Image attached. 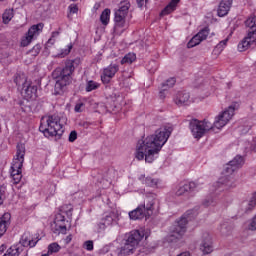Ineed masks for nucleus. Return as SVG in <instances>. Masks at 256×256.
Wrapping results in <instances>:
<instances>
[{
	"label": "nucleus",
	"mask_w": 256,
	"mask_h": 256,
	"mask_svg": "<svg viewBox=\"0 0 256 256\" xmlns=\"http://www.w3.org/2000/svg\"><path fill=\"white\" fill-rule=\"evenodd\" d=\"M159 153H161V131L157 130L155 134L138 142L135 157L138 161L145 159L146 163H153L155 158L159 157Z\"/></svg>",
	"instance_id": "f257e3e1"
},
{
	"label": "nucleus",
	"mask_w": 256,
	"mask_h": 256,
	"mask_svg": "<svg viewBox=\"0 0 256 256\" xmlns=\"http://www.w3.org/2000/svg\"><path fill=\"white\" fill-rule=\"evenodd\" d=\"M81 63V59L76 58L74 60H67L65 62V67L56 68L52 72V77L55 79L56 83L54 86L55 95H61L65 91L67 85H71L72 77L75 67Z\"/></svg>",
	"instance_id": "f03ea898"
},
{
	"label": "nucleus",
	"mask_w": 256,
	"mask_h": 256,
	"mask_svg": "<svg viewBox=\"0 0 256 256\" xmlns=\"http://www.w3.org/2000/svg\"><path fill=\"white\" fill-rule=\"evenodd\" d=\"M149 235H151L149 228H141L140 230H133L127 233L123 240V247L120 249V255H133L135 250L141 247L143 239H149Z\"/></svg>",
	"instance_id": "7ed1b4c3"
},
{
	"label": "nucleus",
	"mask_w": 256,
	"mask_h": 256,
	"mask_svg": "<svg viewBox=\"0 0 256 256\" xmlns=\"http://www.w3.org/2000/svg\"><path fill=\"white\" fill-rule=\"evenodd\" d=\"M239 107V102H233L230 106L220 112L214 119L212 131H221V129L233 119L235 111H238Z\"/></svg>",
	"instance_id": "20e7f679"
},
{
	"label": "nucleus",
	"mask_w": 256,
	"mask_h": 256,
	"mask_svg": "<svg viewBox=\"0 0 256 256\" xmlns=\"http://www.w3.org/2000/svg\"><path fill=\"white\" fill-rule=\"evenodd\" d=\"M239 107V102H233L230 106L220 112L214 119L212 131H221V129L233 119L235 111H238Z\"/></svg>",
	"instance_id": "39448f33"
},
{
	"label": "nucleus",
	"mask_w": 256,
	"mask_h": 256,
	"mask_svg": "<svg viewBox=\"0 0 256 256\" xmlns=\"http://www.w3.org/2000/svg\"><path fill=\"white\" fill-rule=\"evenodd\" d=\"M39 129L46 137H61L64 133L61 118L57 115L48 116L47 126L41 124Z\"/></svg>",
	"instance_id": "423d86ee"
},
{
	"label": "nucleus",
	"mask_w": 256,
	"mask_h": 256,
	"mask_svg": "<svg viewBox=\"0 0 256 256\" xmlns=\"http://www.w3.org/2000/svg\"><path fill=\"white\" fill-rule=\"evenodd\" d=\"M189 129L194 139H201L207 131H213V123L207 119H204L203 121L193 119L190 121Z\"/></svg>",
	"instance_id": "0eeeda50"
},
{
	"label": "nucleus",
	"mask_w": 256,
	"mask_h": 256,
	"mask_svg": "<svg viewBox=\"0 0 256 256\" xmlns=\"http://www.w3.org/2000/svg\"><path fill=\"white\" fill-rule=\"evenodd\" d=\"M23 163H25V144L20 143L16 147V155L12 162L11 177H15V175H19L21 173Z\"/></svg>",
	"instance_id": "6e6552de"
},
{
	"label": "nucleus",
	"mask_w": 256,
	"mask_h": 256,
	"mask_svg": "<svg viewBox=\"0 0 256 256\" xmlns=\"http://www.w3.org/2000/svg\"><path fill=\"white\" fill-rule=\"evenodd\" d=\"M153 215V204L140 205L136 209L129 212V217L132 221H137L141 219H148Z\"/></svg>",
	"instance_id": "1a4fd4ad"
},
{
	"label": "nucleus",
	"mask_w": 256,
	"mask_h": 256,
	"mask_svg": "<svg viewBox=\"0 0 256 256\" xmlns=\"http://www.w3.org/2000/svg\"><path fill=\"white\" fill-rule=\"evenodd\" d=\"M44 27H45V24L43 23H38L30 27L26 36H24L21 39V42H20L21 47H28V45H31V41L39 37V34L43 31Z\"/></svg>",
	"instance_id": "9d476101"
},
{
	"label": "nucleus",
	"mask_w": 256,
	"mask_h": 256,
	"mask_svg": "<svg viewBox=\"0 0 256 256\" xmlns=\"http://www.w3.org/2000/svg\"><path fill=\"white\" fill-rule=\"evenodd\" d=\"M130 7L131 3H129V1H123L120 3L119 9L114 13L116 27H125V19L129 13Z\"/></svg>",
	"instance_id": "9b49d317"
},
{
	"label": "nucleus",
	"mask_w": 256,
	"mask_h": 256,
	"mask_svg": "<svg viewBox=\"0 0 256 256\" xmlns=\"http://www.w3.org/2000/svg\"><path fill=\"white\" fill-rule=\"evenodd\" d=\"M195 191H199V184L196 182H180L174 188V194L177 197H181L185 193H195Z\"/></svg>",
	"instance_id": "f8f14e48"
},
{
	"label": "nucleus",
	"mask_w": 256,
	"mask_h": 256,
	"mask_svg": "<svg viewBox=\"0 0 256 256\" xmlns=\"http://www.w3.org/2000/svg\"><path fill=\"white\" fill-rule=\"evenodd\" d=\"M200 251L203 255H211L215 251L213 236L211 234H204L200 243Z\"/></svg>",
	"instance_id": "ddd939ff"
},
{
	"label": "nucleus",
	"mask_w": 256,
	"mask_h": 256,
	"mask_svg": "<svg viewBox=\"0 0 256 256\" xmlns=\"http://www.w3.org/2000/svg\"><path fill=\"white\" fill-rule=\"evenodd\" d=\"M186 231L187 229L185 228V226H182V225L175 226V228L173 229V231L168 237V241L170 243H175L178 247H180L181 244L183 243L182 239Z\"/></svg>",
	"instance_id": "4468645a"
},
{
	"label": "nucleus",
	"mask_w": 256,
	"mask_h": 256,
	"mask_svg": "<svg viewBox=\"0 0 256 256\" xmlns=\"http://www.w3.org/2000/svg\"><path fill=\"white\" fill-rule=\"evenodd\" d=\"M251 45H256V29L249 31L247 36L238 44V51L243 53V51H247Z\"/></svg>",
	"instance_id": "2eb2a0df"
},
{
	"label": "nucleus",
	"mask_w": 256,
	"mask_h": 256,
	"mask_svg": "<svg viewBox=\"0 0 256 256\" xmlns=\"http://www.w3.org/2000/svg\"><path fill=\"white\" fill-rule=\"evenodd\" d=\"M173 101L175 104L178 105V107L191 105V103H193V101H191V96L189 95V92L185 91H178L176 94H174Z\"/></svg>",
	"instance_id": "dca6fc26"
},
{
	"label": "nucleus",
	"mask_w": 256,
	"mask_h": 256,
	"mask_svg": "<svg viewBox=\"0 0 256 256\" xmlns=\"http://www.w3.org/2000/svg\"><path fill=\"white\" fill-rule=\"evenodd\" d=\"M38 242L39 239H37L36 236H33V234L26 232L22 235L20 243L18 245H21L22 249L23 247H29L31 249L35 247V245H37Z\"/></svg>",
	"instance_id": "f3484780"
},
{
	"label": "nucleus",
	"mask_w": 256,
	"mask_h": 256,
	"mask_svg": "<svg viewBox=\"0 0 256 256\" xmlns=\"http://www.w3.org/2000/svg\"><path fill=\"white\" fill-rule=\"evenodd\" d=\"M21 95L24 99H37V86L32 85L30 82L21 88Z\"/></svg>",
	"instance_id": "a211bd4d"
},
{
	"label": "nucleus",
	"mask_w": 256,
	"mask_h": 256,
	"mask_svg": "<svg viewBox=\"0 0 256 256\" xmlns=\"http://www.w3.org/2000/svg\"><path fill=\"white\" fill-rule=\"evenodd\" d=\"M119 71V65L111 64L107 68L104 69L103 75L101 76L103 83H110L111 79L115 77V73Z\"/></svg>",
	"instance_id": "6ab92c4d"
},
{
	"label": "nucleus",
	"mask_w": 256,
	"mask_h": 256,
	"mask_svg": "<svg viewBox=\"0 0 256 256\" xmlns=\"http://www.w3.org/2000/svg\"><path fill=\"white\" fill-rule=\"evenodd\" d=\"M175 130V126L171 123H163L161 127V143L162 147L169 141V137H171L173 131Z\"/></svg>",
	"instance_id": "aec40b11"
},
{
	"label": "nucleus",
	"mask_w": 256,
	"mask_h": 256,
	"mask_svg": "<svg viewBox=\"0 0 256 256\" xmlns=\"http://www.w3.org/2000/svg\"><path fill=\"white\" fill-rule=\"evenodd\" d=\"M197 215H199V209L198 208L190 209V210L186 211L180 217L177 224L178 225H187V223H189L190 221H193V219H195V217H197Z\"/></svg>",
	"instance_id": "412c9836"
},
{
	"label": "nucleus",
	"mask_w": 256,
	"mask_h": 256,
	"mask_svg": "<svg viewBox=\"0 0 256 256\" xmlns=\"http://www.w3.org/2000/svg\"><path fill=\"white\" fill-rule=\"evenodd\" d=\"M245 163V159H243L242 156H236L229 162V164L226 166V173H233L234 171H237V169H240V167H243Z\"/></svg>",
	"instance_id": "4be33fe9"
},
{
	"label": "nucleus",
	"mask_w": 256,
	"mask_h": 256,
	"mask_svg": "<svg viewBox=\"0 0 256 256\" xmlns=\"http://www.w3.org/2000/svg\"><path fill=\"white\" fill-rule=\"evenodd\" d=\"M232 5L233 0H221L217 10L218 17H225V15H228Z\"/></svg>",
	"instance_id": "5701e85b"
},
{
	"label": "nucleus",
	"mask_w": 256,
	"mask_h": 256,
	"mask_svg": "<svg viewBox=\"0 0 256 256\" xmlns=\"http://www.w3.org/2000/svg\"><path fill=\"white\" fill-rule=\"evenodd\" d=\"M237 180L233 176H225L220 178L219 182L216 183V189H219L221 185H224L226 189H231L235 187Z\"/></svg>",
	"instance_id": "b1692460"
},
{
	"label": "nucleus",
	"mask_w": 256,
	"mask_h": 256,
	"mask_svg": "<svg viewBox=\"0 0 256 256\" xmlns=\"http://www.w3.org/2000/svg\"><path fill=\"white\" fill-rule=\"evenodd\" d=\"M59 212L62 215H66V223L71 225V219L73 217V205L71 204H64L59 208Z\"/></svg>",
	"instance_id": "393cba45"
},
{
	"label": "nucleus",
	"mask_w": 256,
	"mask_h": 256,
	"mask_svg": "<svg viewBox=\"0 0 256 256\" xmlns=\"http://www.w3.org/2000/svg\"><path fill=\"white\" fill-rule=\"evenodd\" d=\"M228 42H229V39H224L215 46V48L212 51V55L215 59H217V57H219V55H221V53L225 51V47H227Z\"/></svg>",
	"instance_id": "a878e982"
},
{
	"label": "nucleus",
	"mask_w": 256,
	"mask_h": 256,
	"mask_svg": "<svg viewBox=\"0 0 256 256\" xmlns=\"http://www.w3.org/2000/svg\"><path fill=\"white\" fill-rule=\"evenodd\" d=\"M119 216L115 213H110L102 219V225H118Z\"/></svg>",
	"instance_id": "bb28decb"
},
{
	"label": "nucleus",
	"mask_w": 256,
	"mask_h": 256,
	"mask_svg": "<svg viewBox=\"0 0 256 256\" xmlns=\"http://www.w3.org/2000/svg\"><path fill=\"white\" fill-rule=\"evenodd\" d=\"M14 83L17 85L18 89H21L22 87L26 86L29 81L27 80L25 73H18L15 75Z\"/></svg>",
	"instance_id": "cd10ccee"
},
{
	"label": "nucleus",
	"mask_w": 256,
	"mask_h": 256,
	"mask_svg": "<svg viewBox=\"0 0 256 256\" xmlns=\"http://www.w3.org/2000/svg\"><path fill=\"white\" fill-rule=\"evenodd\" d=\"M242 207H245V212L253 211L256 207V191L251 195L248 201L242 203Z\"/></svg>",
	"instance_id": "c85d7f7f"
},
{
	"label": "nucleus",
	"mask_w": 256,
	"mask_h": 256,
	"mask_svg": "<svg viewBox=\"0 0 256 256\" xmlns=\"http://www.w3.org/2000/svg\"><path fill=\"white\" fill-rule=\"evenodd\" d=\"M21 253H23V247L21 244H16L11 246L3 256H19Z\"/></svg>",
	"instance_id": "c756f323"
},
{
	"label": "nucleus",
	"mask_w": 256,
	"mask_h": 256,
	"mask_svg": "<svg viewBox=\"0 0 256 256\" xmlns=\"http://www.w3.org/2000/svg\"><path fill=\"white\" fill-rule=\"evenodd\" d=\"M181 0H171L170 3L162 10V15H169L177 9V5Z\"/></svg>",
	"instance_id": "7c9ffc66"
},
{
	"label": "nucleus",
	"mask_w": 256,
	"mask_h": 256,
	"mask_svg": "<svg viewBox=\"0 0 256 256\" xmlns=\"http://www.w3.org/2000/svg\"><path fill=\"white\" fill-rule=\"evenodd\" d=\"M111 17V10L106 8L100 15V21L102 25H109V19Z\"/></svg>",
	"instance_id": "2f4dec72"
},
{
	"label": "nucleus",
	"mask_w": 256,
	"mask_h": 256,
	"mask_svg": "<svg viewBox=\"0 0 256 256\" xmlns=\"http://www.w3.org/2000/svg\"><path fill=\"white\" fill-rule=\"evenodd\" d=\"M136 60H137V56L135 55V53H128L121 60V64L122 65H125V64L131 65V63H133Z\"/></svg>",
	"instance_id": "473e14b6"
},
{
	"label": "nucleus",
	"mask_w": 256,
	"mask_h": 256,
	"mask_svg": "<svg viewBox=\"0 0 256 256\" xmlns=\"http://www.w3.org/2000/svg\"><path fill=\"white\" fill-rule=\"evenodd\" d=\"M47 249H48V254L53 255L61 251V245H59V243L57 242H53L48 245Z\"/></svg>",
	"instance_id": "72a5a7b5"
},
{
	"label": "nucleus",
	"mask_w": 256,
	"mask_h": 256,
	"mask_svg": "<svg viewBox=\"0 0 256 256\" xmlns=\"http://www.w3.org/2000/svg\"><path fill=\"white\" fill-rule=\"evenodd\" d=\"M140 179H142L143 183H145V185H148V187H157V184L159 183L158 179L151 177L145 178L144 176H142Z\"/></svg>",
	"instance_id": "f704fd0d"
},
{
	"label": "nucleus",
	"mask_w": 256,
	"mask_h": 256,
	"mask_svg": "<svg viewBox=\"0 0 256 256\" xmlns=\"http://www.w3.org/2000/svg\"><path fill=\"white\" fill-rule=\"evenodd\" d=\"M65 223H67V218H65V215H63L62 213H58L55 215L54 217V225H65Z\"/></svg>",
	"instance_id": "c9c22d12"
},
{
	"label": "nucleus",
	"mask_w": 256,
	"mask_h": 256,
	"mask_svg": "<svg viewBox=\"0 0 256 256\" xmlns=\"http://www.w3.org/2000/svg\"><path fill=\"white\" fill-rule=\"evenodd\" d=\"M177 81L175 80V78H169L166 81H164L162 83V91H167V89H171V87L175 86V83Z\"/></svg>",
	"instance_id": "e433bc0d"
},
{
	"label": "nucleus",
	"mask_w": 256,
	"mask_h": 256,
	"mask_svg": "<svg viewBox=\"0 0 256 256\" xmlns=\"http://www.w3.org/2000/svg\"><path fill=\"white\" fill-rule=\"evenodd\" d=\"M13 16H14L13 9H7L2 15L3 23L5 24L9 23V21L13 19Z\"/></svg>",
	"instance_id": "4c0bfd02"
},
{
	"label": "nucleus",
	"mask_w": 256,
	"mask_h": 256,
	"mask_svg": "<svg viewBox=\"0 0 256 256\" xmlns=\"http://www.w3.org/2000/svg\"><path fill=\"white\" fill-rule=\"evenodd\" d=\"M256 18L255 15H251L250 17H248V19L245 21V25L246 27H250V29H252L251 31H255L256 29Z\"/></svg>",
	"instance_id": "58836bf2"
},
{
	"label": "nucleus",
	"mask_w": 256,
	"mask_h": 256,
	"mask_svg": "<svg viewBox=\"0 0 256 256\" xmlns=\"http://www.w3.org/2000/svg\"><path fill=\"white\" fill-rule=\"evenodd\" d=\"M201 43L199 36L196 34L187 44L188 49H193V47H197Z\"/></svg>",
	"instance_id": "ea45409f"
},
{
	"label": "nucleus",
	"mask_w": 256,
	"mask_h": 256,
	"mask_svg": "<svg viewBox=\"0 0 256 256\" xmlns=\"http://www.w3.org/2000/svg\"><path fill=\"white\" fill-rule=\"evenodd\" d=\"M199 38V40L205 41V39H207V37H209V28H204L202 30H200L197 34H196Z\"/></svg>",
	"instance_id": "a19ab883"
},
{
	"label": "nucleus",
	"mask_w": 256,
	"mask_h": 256,
	"mask_svg": "<svg viewBox=\"0 0 256 256\" xmlns=\"http://www.w3.org/2000/svg\"><path fill=\"white\" fill-rule=\"evenodd\" d=\"M11 222V214L4 213V215L0 216V225H7Z\"/></svg>",
	"instance_id": "79ce46f5"
},
{
	"label": "nucleus",
	"mask_w": 256,
	"mask_h": 256,
	"mask_svg": "<svg viewBox=\"0 0 256 256\" xmlns=\"http://www.w3.org/2000/svg\"><path fill=\"white\" fill-rule=\"evenodd\" d=\"M98 87H99V84L97 82L90 80L86 85V91L88 92L95 91V89H97Z\"/></svg>",
	"instance_id": "37998d69"
},
{
	"label": "nucleus",
	"mask_w": 256,
	"mask_h": 256,
	"mask_svg": "<svg viewBox=\"0 0 256 256\" xmlns=\"http://www.w3.org/2000/svg\"><path fill=\"white\" fill-rule=\"evenodd\" d=\"M71 49H73V44L70 43V44L67 46L66 49H62V50H61V53L58 54V57H61V58L67 57V55H69V54L71 53Z\"/></svg>",
	"instance_id": "c03bdc74"
},
{
	"label": "nucleus",
	"mask_w": 256,
	"mask_h": 256,
	"mask_svg": "<svg viewBox=\"0 0 256 256\" xmlns=\"http://www.w3.org/2000/svg\"><path fill=\"white\" fill-rule=\"evenodd\" d=\"M31 55L33 57H37L39 53H41V44H36L31 50H30Z\"/></svg>",
	"instance_id": "a18cd8bd"
},
{
	"label": "nucleus",
	"mask_w": 256,
	"mask_h": 256,
	"mask_svg": "<svg viewBox=\"0 0 256 256\" xmlns=\"http://www.w3.org/2000/svg\"><path fill=\"white\" fill-rule=\"evenodd\" d=\"M94 245L92 240H87L83 243V249L86 251H93Z\"/></svg>",
	"instance_id": "49530a36"
},
{
	"label": "nucleus",
	"mask_w": 256,
	"mask_h": 256,
	"mask_svg": "<svg viewBox=\"0 0 256 256\" xmlns=\"http://www.w3.org/2000/svg\"><path fill=\"white\" fill-rule=\"evenodd\" d=\"M69 141L70 143H73L74 141L77 140V131H71L70 134H69Z\"/></svg>",
	"instance_id": "de8ad7c7"
},
{
	"label": "nucleus",
	"mask_w": 256,
	"mask_h": 256,
	"mask_svg": "<svg viewBox=\"0 0 256 256\" xmlns=\"http://www.w3.org/2000/svg\"><path fill=\"white\" fill-rule=\"evenodd\" d=\"M5 201V187L0 188V205Z\"/></svg>",
	"instance_id": "09e8293b"
},
{
	"label": "nucleus",
	"mask_w": 256,
	"mask_h": 256,
	"mask_svg": "<svg viewBox=\"0 0 256 256\" xmlns=\"http://www.w3.org/2000/svg\"><path fill=\"white\" fill-rule=\"evenodd\" d=\"M68 9L70 13H74V14L79 11V8L77 7L76 4H71Z\"/></svg>",
	"instance_id": "8fccbe9b"
},
{
	"label": "nucleus",
	"mask_w": 256,
	"mask_h": 256,
	"mask_svg": "<svg viewBox=\"0 0 256 256\" xmlns=\"http://www.w3.org/2000/svg\"><path fill=\"white\" fill-rule=\"evenodd\" d=\"M23 177V175L20 173V174H17L15 176H12V179L15 183V185H17V183H20L21 182V178Z\"/></svg>",
	"instance_id": "3c124183"
},
{
	"label": "nucleus",
	"mask_w": 256,
	"mask_h": 256,
	"mask_svg": "<svg viewBox=\"0 0 256 256\" xmlns=\"http://www.w3.org/2000/svg\"><path fill=\"white\" fill-rule=\"evenodd\" d=\"M56 227H57L58 233H62V235H65V233H67V227L61 226V225L56 226Z\"/></svg>",
	"instance_id": "603ef678"
},
{
	"label": "nucleus",
	"mask_w": 256,
	"mask_h": 256,
	"mask_svg": "<svg viewBox=\"0 0 256 256\" xmlns=\"http://www.w3.org/2000/svg\"><path fill=\"white\" fill-rule=\"evenodd\" d=\"M7 233V226L6 225H0V237H3Z\"/></svg>",
	"instance_id": "864d4df0"
},
{
	"label": "nucleus",
	"mask_w": 256,
	"mask_h": 256,
	"mask_svg": "<svg viewBox=\"0 0 256 256\" xmlns=\"http://www.w3.org/2000/svg\"><path fill=\"white\" fill-rule=\"evenodd\" d=\"M81 107H83V103H78V104H76V106H75V111H76V113H81Z\"/></svg>",
	"instance_id": "5fc2aeb1"
},
{
	"label": "nucleus",
	"mask_w": 256,
	"mask_h": 256,
	"mask_svg": "<svg viewBox=\"0 0 256 256\" xmlns=\"http://www.w3.org/2000/svg\"><path fill=\"white\" fill-rule=\"evenodd\" d=\"M136 3L138 5V7H143V5H145V0H136Z\"/></svg>",
	"instance_id": "6e6d98bb"
},
{
	"label": "nucleus",
	"mask_w": 256,
	"mask_h": 256,
	"mask_svg": "<svg viewBox=\"0 0 256 256\" xmlns=\"http://www.w3.org/2000/svg\"><path fill=\"white\" fill-rule=\"evenodd\" d=\"M177 256H191V253H189V252H182V253L178 254Z\"/></svg>",
	"instance_id": "4d7b16f0"
},
{
	"label": "nucleus",
	"mask_w": 256,
	"mask_h": 256,
	"mask_svg": "<svg viewBox=\"0 0 256 256\" xmlns=\"http://www.w3.org/2000/svg\"><path fill=\"white\" fill-rule=\"evenodd\" d=\"M5 249H7V246L5 244L0 246V253H3V251H5Z\"/></svg>",
	"instance_id": "13d9d810"
},
{
	"label": "nucleus",
	"mask_w": 256,
	"mask_h": 256,
	"mask_svg": "<svg viewBox=\"0 0 256 256\" xmlns=\"http://www.w3.org/2000/svg\"><path fill=\"white\" fill-rule=\"evenodd\" d=\"M73 237L72 236H67L66 237V243H71Z\"/></svg>",
	"instance_id": "bf43d9fd"
},
{
	"label": "nucleus",
	"mask_w": 256,
	"mask_h": 256,
	"mask_svg": "<svg viewBox=\"0 0 256 256\" xmlns=\"http://www.w3.org/2000/svg\"><path fill=\"white\" fill-rule=\"evenodd\" d=\"M251 231H255L256 230V226L255 225H252V226H250V228H249Z\"/></svg>",
	"instance_id": "052dcab7"
},
{
	"label": "nucleus",
	"mask_w": 256,
	"mask_h": 256,
	"mask_svg": "<svg viewBox=\"0 0 256 256\" xmlns=\"http://www.w3.org/2000/svg\"><path fill=\"white\" fill-rule=\"evenodd\" d=\"M211 95V93L210 92H207L206 94H205V97H209Z\"/></svg>",
	"instance_id": "680f3d73"
},
{
	"label": "nucleus",
	"mask_w": 256,
	"mask_h": 256,
	"mask_svg": "<svg viewBox=\"0 0 256 256\" xmlns=\"http://www.w3.org/2000/svg\"><path fill=\"white\" fill-rule=\"evenodd\" d=\"M94 8H95V9H99V4H96V5L94 6Z\"/></svg>",
	"instance_id": "e2e57ef3"
},
{
	"label": "nucleus",
	"mask_w": 256,
	"mask_h": 256,
	"mask_svg": "<svg viewBox=\"0 0 256 256\" xmlns=\"http://www.w3.org/2000/svg\"><path fill=\"white\" fill-rule=\"evenodd\" d=\"M53 35H59V32H54Z\"/></svg>",
	"instance_id": "0e129e2a"
},
{
	"label": "nucleus",
	"mask_w": 256,
	"mask_h": 256,
	"mask_svg": "<svg viewBox=\"0 0 256 256\" xmlns=\"http://www.w3.org/2000/svg\"><path fill=\"white\" fill-rule=\"evenodd\" d=\"M48 43H51V39H49Z\"/></svg>",
	"instance_id": "69168bd1"
},
{
	"label": "nucleus",
	"mask_w": 256,
	"mask_h": 256,
	"mask_svg": "<svg viewBox=\"0 0 256 256\" xmlns=\"http://www.w3.org/2000/svg\"><path fill=\"white\" fill-rule=\"evenodd\" d=\"M32 1H37V0H32Z\"/></svg>",
	"instance_id": "338daca9"
},
{
	"label": "nucleus",
	"mask_w": 256,
	"mask_h": 256,
	"mask_svg": "<svg viewBox=\"0 0 256 256\" xmlns=\"http://www.w3.org/2000/svg\"><path fill=\"white\" fill-rule=\"evenodd\" d=\"M0 1H5V0H0Z\"/></svg>",
	"instance_id": "774afa93"
}]
</instances>
